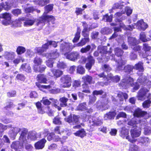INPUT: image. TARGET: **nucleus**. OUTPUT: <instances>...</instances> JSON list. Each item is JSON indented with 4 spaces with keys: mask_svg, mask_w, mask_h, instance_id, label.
I'll return each instance as SVG.
<instances>
[{
    "mask_svg": "<svg viewBox=\"0 0 151 151\" xmlns=\"http://www.w3.org/2000/svg\"><path fill=\"white\" fill-rule=\"evenodd\" d=\"M86 103H83L80 104L77 107L78 110L84 111L86 109L87 106Z\"/></svg>",
    "mask_w": 151,
    "mask_h": 151,
    "instance_id": "09e8293b",
    "label": "nucleus"
},
{
    "mask_svg": "<svg viewBox=\"0 0 151 151\" xmlns=\"http://www.w3.org/2000/svg\"><path fill=\"white\" fill-rule=\"evenodd\" d=\"M86 132L83 129H81V130L76 132L74 133V134L76 136L80 137H83L86 135Z\"/></svg>",
    "mask_w": 151,
    "mask_h": 151,
    "instance_id": "79ce46f5",
    "label": "nucleus"
},
{
    "mask_svg": "<svg viewBox=\"0 0 151 151\" xmlns=\"http://www.w3.org/2000/svg\"><path fill=\"white\" fill-rule=\"evenodd\" d=\"M46 140L43 139L36 142L35 145V148L37 149H42L45 146Z\"/></svg>",
    "mask_w": 151,
    "mask_h": 151,
    "instance_id": "393cba45",
    "label": "nucleus"
},
{
    "mask_svg": "<svg viewBox=\"0 0 151 151\" xmlns=\"http://www.w3.org/2000/svg\"><path fill=\"white\" fill-rule=\"evenodd\" d=\"M12 6V4H9L7 2H5V3H2L0 5V12L3 8L6 10H9L11 9Z\"/></svg>",
    "mask_w": 151,
    "mask_h": 151,
    "instance_id": "72a5a7b5",
    "label": "nucleus"
},
{
    "mask_svg": "<svg viewBox=\"0 0 151 151\" xmlns=\"http://www.w3.org/2000/svg\"><path fill=\"white\" fill-rule=\"evenodd\" d=\"M21 142L23 143V145H24L25 147V148L28 150V151H32L33 147L32 146L27 143L26 138V141L24 142L22 141H20Z\"/></svg>",
    "mask_w": 151,
    "mask_h": 151,
    "instance_id": "a18cd8bd",
    "label": "nucleus"
},
{
    "mask_svg": "<svg viewBox=\"0 0 151 151\" xmlns=\"http://www.w3.org/2000/svg\"><path fill=\"white\" fill-rule=\"evenodd\" d=\"M79 53L76 51H74L70 53H66L64 55L66 58L72 61L76 60L79 57Z\"/></svg>",
    "mask_w": 151,
    "mask_h": 151,
    "instance_id": "1a4fd4ad",
    "label": "nucleus"
},
{
    "mask_svg": "<svg viewBox=\"0 0 151 151\" xmlns=\"http://www.w3.org/2000/svg\"><path fill=\"white\" fill-rule=\"evenodd\" d=\"M93 95L92 96H90L89 98V103L90 104H92L94 103L96 100V97L95 96L99 95H102L103 98L105 97L106 95V92L102 90H100L99 91L95 90L94 91L93 93Z\"/></svg>",
    "mask_w": 151,
    "mask_h": 151,
    "instance_id": "0eeeda50",
    "label": "nucleus"
},
{
    "mask_svg": "<svg viewBox=\"0 0 151 151\" xmlns=\"http://www.w3.org/2000/svg\"><path fill=\"white\" fill-rule=\"evenodd\" d=\"M44 46V44L42 45V47H38L36 48L37 52L39 54H42L44 52L46 51L48 49V47Z\"/></svg>",
    "mask_w": 151,
    "mask_h": 151,
    "instance_id": "de8ad7c7",
    "label": "nucleus"
},
{
    "mask_svg": "<svg viewBox=\"0 0 151 151\" xmlns=\"http://www.w3.org/2000/svg\"><path fill=\"white\" fill-rule=\"evenodd\" d=\"M46 68V66L43 65H33V66L34 71L36 73H42L45 71Z\"/></svg>",
    "mask_w": 151,
    "mask_h": 151,
    "instance_id": "7c9ffc66",
    "label": "nucleus"
},
{
    "mask_svg": "<svg viewBox=\"0 0 151 151\" xmlns=\"http://www.w3.org/2000/svg\"><path fill=\"white\" fill-rule=\"evenodd\" d=\"M53 123L55 124H61V121L60 118L59 116H56L53 119Z\"/></svg>",
    "mask_w": 151,
    "mask_h": 151,
    "instance_id": "338daca9",
    "label": "nucleus"
},
{
    "mask_svg": "<svg viewBox=\"0 0 151 151\" xmlns=\"http://www.w3.org/2000/svg\"><path fill=\"white\" fill-rule=\"evenodd\" d=\"M123 2H119V3H116L114 4L112 7L113 9H121L122 6H124V5L122 4Z\"/></svg>",
    "mask_w": 151,
    "mask_h": 151,
    "instance_id": "e2e57ef3",
    "label": "nucleus"
},
{
    "mask_svg": "<svg viewBox=\"0 0 151 151\" xmlns=\"http://www.w3.org/2000/svg\"><path fill=\"white\" fill-rule=\"evenodd\" d=\"M50 84L48 85H41L37 84H36V85L41 90H42V88L50 89L55 88V83L53 81H51L50 82Z\"/></svg>",
    "mask_w": 151,
    "mask_h": 151,
    "instance_id": "5701e85b",
    "label": "nucleus"
},
{
    "mask_svg": "<svg viewBox=\"0 0 151 151\" xmlns=\"http://www.w3.org/2000/svg\"><path fill=\"white\" fill-rule=\"evenodd\" d=\"M75 47L68 42H64L61 43L60 45V50L61 52L67 53L70 51Z\"/></svg>",
    "mask_w": 151,
    "mask_h": 151,
    "instance_id": "423d86ee",
    "label": "nucleus"
},
{
    "mask_svg": "<svg viewBox=\"0 0 151 151\" xmlns=\"http://www.w3.org/2000/svg\"><path fill=\"white\" fill-rule=\"evenodd\" d=\"M49 100L51 101L52 103L53 104L55 108L57 109L59 111L61 109V107L58 105H59V102L58 100L54 99L53 98H50L49 99Z\"/></svg>",
    "mask_w": 151,
    "mask_h": 151,
    "instance_id": "4c0bfd02",
    "label": "nucleus"
},
{
    "mask_svg": "<svg viewBox=\"0 0 151 151\" xmlns=\"http://www.w3.org/2000/svg\"><path fill=\"white\" fill-rule=\"evenodd\" d=\"M124 68V72L128 74H131L133 73V70L134 69L133 65H127L125 66L124 68H123L122 70Z\"/></svg>",
    "mask_w": 151,
    "mask_h": 151,
    "instance_id": "2f4dec72",
    "label": "nucleus"
},
{
    "mask_svg": "<svg viewBox=\"0 0 151 151\" xmlns=\"http://www.w3.org/2000/svg\"><path fill=\"white\" fill-rule=\"evenodd\" d=\"M88 121L90 125L92 126H100L103 123V120L100 117H90L88 119Z\"/></svg>",
    "mask_w": 151,
    "mask_h": 151,
    "instance_id": "6e6552de",
    "label": "nucleus"
},
{
    "mask_svg": "<svg viewBox=\"0 0 151 151\" xmlns=\"http://www.w3.org/2000/svg\"><path fill=\"white\" fill-rule=\"evenodd\" d=\"M139 39L143 42H145L150 40L149 38L147 39L146 35L145 32H142L139 35Z\"/></svg>",
    "mask_w": 151,
    "mask_h": 151,
    "instance_id": "8fccbe9b",
    "label": "nucleus"
},
{
    "mask_svg": "<svg viewBox=\"0 0 151 151\" xmlns=\"http://www.w3.org/2000/svg\"><path fill=\"white\" fill-rule=\"evenodd\" d=\"M135 116L137 117H143L147 114L146 111H142L140 109L138 108L136 109L134 113Z\"/></svg>",
    "mask_w": 151,
    "mask_h": 151,
    "instance_id": "a878e982",
    "label": "nucleus"
},
{
    "mask_svg": "<svg viewBox=\"0 0 151 151\" xmlns=\"http://www.w3.org/2000/svg\"><path fill=\"white\" fill-rule=\"evenodd\" d=\"M98 76L100 78H103L104 81V82H98V83L99 85L101 86H104V85H107L110 83L109 79L107 77L106 75L104 72H103L99 74L98 75Z\"/></svg>",
    "mask_w": 151,
    "mask_h": 151,
    "instance_id": "dca6fc26",
    "label": "nucleus"
},
{
    "mask_svg": "<svg viewBox=\"0 0 151 151\" xmlns=\"http://www.w3.org/2000/svg\"><path fill=\"white\" fill-rule=\"evenodd\" d=\"M68 99L66 98L65 97H63L59 99L60 103V105L61 107H64L67 106V102L68 101Z\"/></svg>",
    "mask_w": 151,
    "mask_h": 151,
    "instance_id": "58836bf2",
    "label": "nucleus"
},
{
    "mask_svg": "<svg viewBox=\"0 0 151 151\" xmlns=\"http://www.w3.org/2000/svg\"><path fill=\"white\" fill-rule=\"evenodd\" d=\"M65 121L71 124H76L79 123L78 116L74 115L73 116H70L65 119Z\"/></svg>",
    "mask_w": 151,
    "mask_h": 151,
    "instance_id": "4468645a",
    "label": "nucleus"
},
{
    "mask_svg": "<svg viewBox=\"0 0 151 151\" xmlns=\"http://www.w3.org/2000/svg\"><path fill=\"white\" fill-rule=\"evenodd\" d=\"M133 81V78L129 76H125L119 83V85L123 88H127L129 86L133 87V89L135 91L139 88V83L140 85L148 86L150 83L149 82L147 76L143 75L142 73L140 74V75L137 80V83H134Z\"/></svg>",
    "mask_w": 151,
    "mask_h": 151,
    "instance_id": "f257e3e1",
    "label": "nucleus"
},
{
    "mask_svg": "<svg viewBox=\"0 0 151 151\" xmlns=\"http://www.w3.org/2000/svg\"><path fill=\"white\" fill-rule=\"evenodd\" d=\"M138 122L136 121V119L134 118L129 120L127 124L129 125L132 126L137 124Z\"/></svg>",
    "mask_w": 151,
    "mask_h": 151,
    "instance_id": "69168bd1",
    "label": "nucleus"
},
{
    "mask_svg": "<svg viewBox=\"0 0 151 151\" xmlns=\"http://www.w3.org/2000/svg\"><path fill=\"white\" fill-rule=\"evenodd\" d=\"M81 30L79 28H77V32L75 35V37L73 40V42L75 43L77 42L79 39L80 37V33Z\"/></svg>",
    "mask_w": 151,
    "mask_h": 151,
    "instance_id": "37998d69",
    "label": "nucleus"
},
{
    "mask_svg": "<svg viewBox=\"0 0 151 151\" xmlns=\"http://www.w3.org/2000/svg\"><path fill=\"white\" fill-rule=\"evenodd\" d=\"M137 141L142 145L147 146L151 142V139L148 137H140L137 139Z\"/></svg>",
    "mask_w": 151,
    "mask_h": 151,
    "instance_id": "6ab92c4d",
    "label": "nucleus"
},
{
    "mask_svg": "<svg viewBox=\"0 0 151 151\" xmlns=\"http://www.w3.org/2000/svg\"><path fill=\"white\" fill-rule=\"evenodd\" d=\"M57 67L58 68L64 69L66 68V65L64 62L59 61L57 63Z\"/></svg>",
    "mask_w": 151,
    "mask_h": 151,
    "instance_id": "052dcab7",
    "label": "nucleus"
},
{
    "mask_svg": "<svg viewBox=\"0 0 151 151\" xmlns=\"http://www.w3.org/2000/svg\"><path fill=\"white\" fill-rule=\"evenodd\" d=\"M25 48L22 46H18L16 50L18 55H20L24 53L26 51Z\"/></svg>",
    "mask_w": 151,
    "mask_h": 151,
    "instance_id": "49530a36",
    "label": "nucleus"
},
{
    "mask_svg": "<svg viewBox=\"0 0 151 151\" xmlns=\"http://www.w3.org/2000/svg\"><path fill=\"white\" fill-rule=\"evenodd\" d=\"M5 57L8 60H12L14 58L15 53L13 52H6L5 53Z\"/></svg>",
    "mask_w": 151,
    "mask_h": 151,
    "instance_id": "c9c22d12",
    "label": "nucleus"
},
{
    "mask_svg": "<svg viewBox=\"0 0 151 151\" xmlns=\"http://www.w3.org/2000/svg\"><path fill=\"white\" fill-rule=\"evenodd\" d=\"M11 148L15 150V151H23V143L19 141L13 142L11 145Z\"/></svg>",
    "mask_w": 151,
    "mask_h": 151,
    "instance_id": "2eb2a0df",
    "label": "nucleus"
},
{
    "mask_svg": "<svg viewBox=\"0 0 151 151\" xmlns=\"http://www.w3.org/2000/svg\"><path fill=\"white\" fill-rule=\"evenodd\" d=\"M151 101L150 100H147L145 101L142 104V106L144 108H148L150 106Z\"/></svg>",
    "mask_w": 151,
    "mask_h": 151,
    "instance_id": "5fc2aeb1",
    "label": "nucleus"
},
{
    "mask_svg": "<svg viewBox=\"0 0 151 151\" xmlns=\"http://www.w3.org/2000/svg\"><path fill=\"white\" fill-rule=\"evenodd\" d=\"M112 16H109L108 14H106L103 16V19L106 22H111L112 21Z\"/></svg>",
    "mask_w": 151,
    "mask_h": 151,
    "instance_id": "680f3d73",
    "label": "nucleus"
},
{
    "mask_svg": "<svg viewBox=\"0 0 151 151\" xmlns=\"http://www.w3.org/2000/svg\"><path fill=\"white\" fill-rule=\"evenodd\" d=\"M53 5L49 4L45 7V11L41 17V20L39 21L37 24V25L40 27H42L45 25L44 22L46 21L49 22L50 21H54L55 18L52 15L47 14L49 12L51 11L53 8Z\"/></svg>",
    "mask_w": 151,
    "mask_h": 151,
    "instance_id": "f03ea898",
    "label": "nucleus"
},
{
    "mask_svg": "<svg viewBox=\"0 0 151 151\" xmlns=\"http://www.w3.org/2000/svg\"><path fill=\"white\" fill-rule=\"evenodd\" d=\"M128 40L129 44L131 46H134L138 44L137 40L134 37H129Z\"/></svg>",
    "mask_w": 151,
    "mask_h": 151,
    "instance_id": "ea45409f",
    "label": "nucleus"
},
{
    "mask_svg": "<svg viewBox=\"0 0 151 151\" xmlns=\"http://www.w3.org/2000/svg\"><path fill=\"white\" fill-rule=\"evenodd\" d=\"M107 46H98V50L101 54L102 57L101 58V60L104 61H108L109 59L111 60L116 61V59L115 58V55L114 54H112L110 55V57L109 56L111 54V52L109 51H107Z\"/></svg>",
    "mask_w": 151,
    "mask_h": 151,
    "instance_id": "7ed1b4c3",
    "label": "nucleus"
},
{
    "mask_svg": "<svg viewBox=\"0 0 151 151\" xmlns=\"http://www.w3.org/2000/svg\"><path fill=\"white\" fill-rule=\"evenodd\" d=\"M143 49L145 51H149L151 50V47L148 44L145 43L143 45Z\"/></svg>",
    "mask_w": 151,
    "mask_h": 151,
    "instance_id": "774afa93",
    "label": "nucleus"
},
{
    "mask_svg": "<svg viewBox=\"0 0 151 151\" xmlns=\"http://www.w3.org/2000/svg\"><path fill=\"white\" fill-rule=\"evenodd\" d=\"M130 134L132 137L134 138L139 137L141 133V129L140 128L134 126L130 130Z\"/></svg>",
    "mask_w": 151,
    "mask_h": 151,
    "instance_id": "f8f14e48",
    "label": "nucleus"
},
{
    "mask_svg": "<svg viewBox=\"0 0 151 151\" xmlns=\"http://www.w3.org/2000/svg\"><path fill=\"white\" fill-rule=\"evenodd\" d=\"M17 134L20 132L21 133L19 138L20 141H22L24 142L26 141V138L27 137V134L28 132L27 129L24 128H20L18 127H15L12 129Z\"/></svg>",
    "mask_w": 151,
    "mask_h": 151,
    "instance_id": "39448f33",
    "label": "nucleus"
},
{
    "mask_svg": "<svg viewBox=\"0 0 151 151\" xmlns=\"http://www.w3.org/2000/svg\"><path fill=\"white\" fill-rule=\"evenodd\" d=\"M133 67L134 69L138 70V71L141 72V73H142L144 71L143 63L141 62H139L133 66Z\"/></svg>",
    "mask_w": 151,
    "mask_h": 151,
    "instance_id": "c756f323",
    "label": "nucleus"
},
{
    "mask_svg": "<svg viewBox=\"0 0 151 151\" xmlns=\"http://www.w3.org/2000/svg\"><path fill=\"white\" fill-rule=\"evenodd\" d=\"M91 49V46L88 45L85 47L82 48L80 50V52L82 53H86L88 52Z\"/></svg>",
    "mask_w": 151,
    "mask_h": 151,
    "instance_id": "6e6d98bb",
    "label": "nucleus"
},
{
    "mask_svg": "<svg viewBox=\"0 0 151 151\" xmlns=\"http://www.w3.org/2000/svg\"><path fill=\"white\" fill-rule=\"evenodd\" d=\"M129 134V131L125 127H123L121 129L120 131V136L123 138H126L131 142H135L136 140L134 139H131L129 138V136L128 135Z\"/></svg>",
    "mask_w": 151,
    "mask_h": 151,
    "instance_id": "9b49d317",
    "label": "nucleus"
},
{
    "mask_svg": "<svg viewBox=\"0 0 151 151\" xmlns=\"http://www.w3.org/2000/svg\"><path fill=\"white\" fill-rule=\"evenodd\" d=\"M40 133H37L35 131L29 132L28 133V139L31 140H36L37 138H40Z\"/></svg>",
    "mask_w": 151,
    "mask_h": 151,
    "instance_id": "a211bd4d",
    "label": "nucleus"
},
{
    "mask_svg": "<svg viewBox=\"0 0 151 151\" xmlns=\"http://www.w3.org/2000/svg\"><path fill=\"white\" fill-rule=\"evenodd\" d=\"M132 144L130 145L129 151H139V149L138 147L135 145H134V142H132Z\"/></svg>",
    "mask_w": 151,
    "mask_h": 151,
    "instance_id": "13d9d810",
    "label": "nucleus"
},
{
    "mask_svg": "<svg viewBox=\"0 0 151 151\" xmlns=\"http://www.w3.org/2000/svg\"><path fill=\"white\" fill-rule=\"evenodd\" d=\"M148 91V90L145 88H141L138 93V99L139 100H143L145 99L144 97Z\"/></svg>",
    "mask_w": 151,
    "mask_h": 151,
    "instance_id": "aec40b11",
    "label": "nucleus"
},
{
    "mask_svg": "<svg viewBox=\"0 0 151 151\" xmlns=\"http://www.w3.org/2000/svg\"><path fill=\"white\" fill-rule=\"evenodd\" d=\"M82 79L85 82L90 84L91 83L92 78L91 76L86 75L83 77Z\"/></svg>",
    "mask_w": 151,
    "mask_h": 151,
    "instance_id": "3c124183",
    "label": "nucleus"
},
{
    "mask_svg": "<svg viewBox=\"0 0 151 151\" xmlns=\"http://www.w3.org/2000/svg\"><path fill=\"white\" fill-rule=\"evenodd\" d=\"M137 28L140 30H145L148 27L147 24L143 20L138 21L135 24Z\"/></svg>",
    "mask_w": 151,
    "mask_h": 151,
    "instance_id": "f3484780",
    "label": "nucleus"
},
{
    "mask_svg": "<svg viewBox=\"0 0 151 151\" xmlns=\"http://www.w3.org/2000/svg\"><path fill=\"white\" fill-rule=\"evenodd\" d=\"M57 42L54 41H49L47 43L44 44V46H46V47H48L49 45H52L54 47H56L57 46Z\"/></svg>",
    "mask_w": 151,
    "mask_h": 151,
    "instance_id": "864d4df0",
    "label": "nucleus"
},
{
    "mask_svg": "<svg viewBox=\"0 0 151 151\" xmlns=\"http://www.w3.org/2000/svg\"><path fill=\"white\" fill-rule=\"evenodd\" d=\"M51 71L54 75L56 77H59L63 74V72L59 70H56L53 69H51Z\"/></svg>",
    "mask_w": 151,
    "mask_h": 151,
    "instance_id": "c03bdc74",
    "label": "nucleus"
},
{
    "mask_svg": "<svg viewBox=\"0 0 151 151\" xmlns=\"http://www.w3.org/2000/svg\"><path fill=\"white\" fill-rule=\"evenodd\" d=\"M20 70L21 71L24 70L27 73L31 72V69L29 64L27 63H24L21 66Z\"/></svg>",
    "mask_w": 151,
    "mask_h": 151,
    "instance_id": "bb28decb",
    "label": "nucleus"
},
{
    "mask_svg": "<svg viewBox=\"0 0 151 151\" xmlns=\"http://www.w3.org/2000/svg\"><path fill=\"white\" fill-rule=\"evenodd\" d=\"M33 62L34 63V65H40L42 62V60L39 57H36L34 58Z\"/></svg>",
    "mask_w": 151,
    "mask_h": 151,
    "instance_id": "4d7b16f0",
    "label": "nucleus"
},
{
    "mask_svg": "<svg viewBox=\"0 0 151 151\" xmlns=\"http://www.w3.org/2000/svg\"><path fill=\"white\" fill-rule=\"evenodd\" d=\"M106 76L109 79L110 82L111 81L115 82H117L120 80V77L118 76H113V75L111 74H108L107 73Z\"/></svg>",
    "mask_w": 151,
    "mask_h": 151,
    "instance_id": "c85d7f7f",
    "label": "nucleus"
},
{
    "mask_svg": "<svg viewBox=\"0 0 151 151\" xmlns=\"http://www.w3.org/2000/svg\"><path fill=\"white\" fill-rule=\"evenodd\" d=\"M114 52L115 55H116L118 57H121L124 53V51L118 47H116L114 49ZM115 59L116 60L115 61L116 63V70L118 71L122 70L123 68V66L126 63V61L122 59H119L117 60L116 59Z\"/></svg>",
    "mask_w": 151,
    "mask_h": 151,
    "instance_id": "20e7f679",
    "label": "nucleus"
},
{
    "mask_svg": "<svg viewBox=\"0 0 151 151\" xmlns=\"http://www.w3.org/2000/svg\"><path fill=\"white\" fill-rule=\"evenodd\" d=\"M44 56L48 58H50L51 59H55L58 58L60 56V53L58 52V50L55 49L52 50L50 53H47L43 54Z\"/></svg>",
    "mask_w": 151,
    "mask_h": 151,
    "instance_id": "ddd939ff",
    "label": "nucleus"
},
{
    "mask_svg": "<svg viewBox=\"0 0 151 151\" xmlns=\"http://www.w3.org/2000/svg\"><path fill=\"white\" fill-rule=\"evenodd\" d=\"M82 91L86 93H90V91L89 89L88 85L85 83L82 85Z\"/></svg>",
    "mask_w": 151,
    "mask_h": 151,
    "instance_id": "603ef678",
    "label": "nucleus"
},
{
    "mask_svg": "<svg viewBox=\"0 0 151 151\" xmlns=\"http://www.w3.org/2000/svg\"><path fill=\"white\" fill-rule=\"evenodd\" d=\"M111 29L105 27L102 28L101 30V33L103 35H107L111 32Z\"/></svg>",
    "mask_w": 151,
    "mask_h": 151,
    "instance_id": "bf43d9fd",
    "label": "nucleus"
},
{
    "mask_svg": "<svg viewBox=\"0 0 151 151\" xmlns=\"http://www.w3.org/2000/svg\"><path fill=\"white\" fill-rule=\"evenodd\" d=\"M2 17L4 19V20L2 22V24L5 25H7L11 22V16L10 14L4 13L3 14Z\"/></svg>",
    "mask_w": 151,
    "mask_h": 151,
    "instance_id": "4be33fe9",
    "label": "nucleus"
},
{
    "mask_svg": "<svg viewBox=\"0 0 151 151\" xmlns=\"http://www.w3.org/2000/svg\"><path fill=\"white\" fill-rule=\"evenodd\" d=\"M60 81L64 87H69L71 85V78L68 75H64L62 76L61 78Z\"/></svg>",
    "mask_w": 151,
    "mask_h": 151,
    "instance_id": "9d476101",
    "label": "nucleus"
},
{
    "mask_svg": "<svg viewBox=\"0 0 151 151\" xmlns=\"http://www.w3.org/2000/svg\"><path fill=\"white\" fill-rule=\"evenodd\" d=\"M96 106L99 109H101L102 111L107 109L109 108V106L107 103H103L99 101L97 102Z\"/></svg>",
    "mask_w": 151,
    "mask_h": 151,
    "instance_id": "cd10ccee",
    "label": "nucleus"
},
{
    "mask_svg": "<svg viewBox=\"0 0 151 151\" xmlns=\"http://www.w3.org/2000/svg\"><path fill=\"white\" fill-rule=\"evenodd\" d=\"M95 62V60L91 55H89L88 57L87 63L86 65V67L88 70H90L92 66L94 65Z\"/></svg>",
    "mask_w": 151,
    "mask_h": 151,
    "instance_id": "412c9836",
    "label": "nucleus"
},
{
    "mask_svg": "<svg viewBox=\"0 0 151 151\" xmlns=\"http://www.w3.org/2000/svg\"><path fill=\"white\" fill-rule=\"evenodd\" d=\"M35 22L34 20L28 19H26L24 22V25L26 26H31Z\"/></svg>",
    "mask_w": 151,
    "mask_h": 151,
    "instance_id": "0e129e2a",
    "label": "nucleus"
},
{
    "mask_svg": "<svg viewBox=\"0 0 151 151\" xmlns=\"http://www.w3.org/2000/svg\"><path fill=\"white\" fill-rule=\"evenodd\" d=\"M134 26L132 25H129L126 26L123 23H120L119 24V27L121 28L124 29V30H132L133 28H134Z\"/></svg>",
    "mask_w": 151,
    "mask_h": 151,
    "instance_id": "a19ab883",
    "label": "nucleus"
},
{
    "mask_svg": "<svg viewBox=\"0 0 151 151\" xmlns=\"http://www.w3.org/2000/svg\"><path fill=\"white\" fill-rule=\"evenodd\" d=\"M37 80L42 83H46L47 81L46 76L43 74H39L37 77Z\"/></svg>",
    "mask_w": 151,
    "mask_h": 151,
    "instance_id": "473e14b6",
    "label": "nucleus"
},
{
    "mask_svg": "<svg viewBox=\"0 0 151 151\" xmlns=\"http://www.w3.org/2000/svg\"><path fill=\"white\" fill-rule=\"evenodd\" d=\"M117 96L120 101L118 105L119 106H121L122 104L124 99L126 100L128 97V95L127 93L121 92H119L117 95Z\"/></svg>",
    "mask_w": 151,
    "mask_h": 151,
    "instance_id": "b1692460",
    "label": "nucleus"
},
{
    "mask_svg": "<svg viewBox=\"0 0 151 151\" xmlns=\"http://www.w3.org/2000/svg\"><path fill=\"white\" fill-rule=\"evenodd\" d=\"M89 38H82L80 42L76 45L77 47H82L89 41Z\"/></svg>",
    "mask_w": 151,
    "mask_h": 151,
    "instance_id": "f704fd0d",
    "label": "nucleus"
},
{
    "mask_svg": "<svg viewBox=\"0 0 151 151\" xmlns=\"http://www.w3.org/2000/svg\"><path fill=\"white\" fill-rule=\"evenodd\" d=\"M115 115V114L114 112H109L104 115V118L105 120L113 119Z\"/></svg>",
    "mask_w": 151,
    "mask_h": 151,
    "instance_id": "e433bc0d",
    "label": "nucleus"
}]
</instances>
